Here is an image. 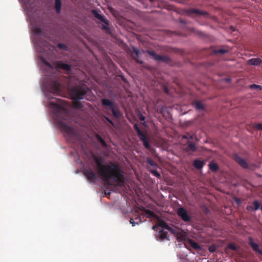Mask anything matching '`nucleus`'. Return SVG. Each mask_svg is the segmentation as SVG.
Instances as JSON below:
<instances>
[{
  "instance_id": "obj_1",
  "label": "nucleus",
  "mask_w": 262,
  "mask_h": 262,
  "mask_svg": "<svg viewBox=\"0 0 262 262\" xmlns=\"http://www.w3.org/2000/svg\"><path fill=\"white\" fill-rule=\"evenodd\" d=\"M93 159L97 165L98 175L108 185H112L113 182H116L119 187L123 185L125 182L124 172L119 164L112 162L103 164L102 158L96 156H93Z\"/></svg>"
},
{
  "instance_id": "obj_2",
  "label": "nucleus",
  "mask_w": 262,
  "mask_h": 262,
  "mask_svg": "<svg viewBox=\"0 0 262 262\" xmlns=\"http://www.w3.org/2000/svg\"><path fill=\"white\" fill-rule=\"evenodd\" d=\"M50 106L56 111L54 113V119L58 124L60 128L64 131L69 136L78 138L76 130L64 122L69 116V111L66 108V103L61 100H58L56 102H51Z\"/></svg>"
},
{
  "instance_id": "obj_3",
  "label": "nucleus",
  "mask_w": 262,
  "mask_h": 262,
  "mask_svg": "<svg viewBox=\"0 0 262 262\" xmlns=\"http://www.w3.org/2000/svg\"><path fill=\"white\" fill-rule=\"evenodd\" d=\"M89 89L85 85L74 86L71 91V97L73 99V107L77 109H81L83 107L79 100L84 98Z\"/></svg>"
},
{
  "instance_id": "obj_4",
  "label": "nucleus",
  "mask_w": 262,
  "mask_h": 262,
  "mask_svg": "<svg viewBox=\"0 0 262 262\" xmlns=\"http://www.w3.org/2000/svg\"><path fill=\"white\" fill-rule=\"evenodd\" d=\"M41 61L47 68L51 71H53L54 69L57 70L62 69L67 71H70L71 69V66L69 64L61 61L55 62L53 64H51L44 58H42Z\"/></svg>"
},
{
  "instance_id": "obj_5",
  "label": "nucleus",
  "mask_w": 262,
  "mask_h": 262,
  "mask_svg": "<svg viewBox=\"0 0 262 262\" xmlns=\"http://www.w3.org/2000/svg\"><path fill=\"white\" fill-rule=\"evenodd\" d=\"M101 103L106 110L112 111L113 116L115 118L120 119L121 118L122 114L119 110L116 109L113 102L110 99L104 98L101 100Z\"/></svg>"
},
{
  "instance_id": "obj_6",
  "label": "nucleus",
  "mask_w": 262,
  "mask_h": 262,
  "mask_svg": "<svg viewBox=\"0 0 262 262\" xmlns=\"http://www.w3.org/2000/svg\"><path fill=\"white\" fill-rule=\"evenodd\" d=\"M91 13L96 18L103 23L102 24V29L105 31L107 34H110L111 33V30L109 28V21L107 20L104 16L100 14L96 10H92Z\"/></svg>"
},
{
  "instance_id": "obj_7",
  "label": "nucleus",
  "mask_w": 262,
  "mask_h": 262,
  "mask_svg": "<svg viewBox=\"0 0 262 262\" xmlns=\"http://www.w3.org/2000/svg\"><path fill=\"white\" fill-rule=\"evenodd\" d=\"M61 84L57 80H52L48 84V89L49 92L53 94H58L60 92Z\"/></svg>"
},
{
  "instance_id": "obj_8",
  "label": "nucleus",
  "mask_w": 262,
  "mask_h": 262,
  "mask_svg": "<svg viewBox=\"0 0 262 262\" xmlns=\"http://www.w3.org/2000/svg\"><path fill=\"white\" fill-rule=\"evenodd\" d=\"M177 214L184 222H188L191 220V216L188 215L187 210L183 207H180L178 209Z\"/></svg>"
},
{
  "instance_id": "obj_9",
  "label": "nucleus",
  "mask_w": 262,
  "mask_h": 262,
  "mask_svg": "<svg viewBox=\"0 0 262 262\" xmlns=\"http://www.w3.org/2000/svg\"><path fill=\"white\" fill-rule=\"evenodd\" d=\"M83 174L87 179L90 181H95L97 179L96 173L90 168L85 169L83 171Z\"/></svg>"
},
{
  "instance_id": "obj_10",
  "label": "nucleus",
  "mask_w": 262,
  "mask_h": 262,
  "mask_svg": "<svg viewBox=\"0 0 262 262\" xmlns=\"http://www.w3.org/2000/svg\"><path fill=\"white\" fill-rule=\"evenodd\" d=\"M83 174L87 179L90 181H95L97 179L96 173L90 168L85 169L83 171Z\"/></svg>"
},
{
  "instance_id": "obj_11",
  "label": "nucleus",
  "mask_w": 262,
  "mask_h": 262,
  "mask_svg": "<svg viewBox=\"0 0 262 262\" xmlns=\"http://www.w3.org/2000/svg\"><path fill=\"white\" fill-rule=\"evenodd\" d=\"M260 207V204L258 200H254L252 205H248L246 207V210L249 212H253L258 210Z\"/></svg>"
},
{
  "instance_id": "obj_12",
  "label": "nucleus",
  "mask_w": 262,
  "mask_h": 262,
  "mask_svg": "<svg viewBox=\"0 0 262 262\" xmlns=\"http://www.w3.org/2000/svg\"><path fill=\"white\" fill-rule=\"evenodd\" d=\"M37 45L40 47H43L42 49H39V52H45L47 50H51V48H53V47L49 45V43L46 41H39L37 43Z\"/></svg>"
},
{
  "instance_id": "obj_13",
  "label": "nucleus",
  "mask_w": 262,
  "mask_h": 262,
  "mask_svg": "<svg viewBox=\"0 0 262 262\" xmlns=\"http://www.w3.org/2000/svg\"><path fill=\"white\" fill-rule=\"evenodd\" d=\"M234 159L243 168H248L249 167V165L246 160L239 156L235 155L234 156Z\"/></svg>"
},
{
  "instance_id": "obj_14",
  "label": "nucleus",
  "mask_w": 262,
  "mask_h": 262,
  "mask_svg": "<svg viewBox=\"0 0 262 262\" xmlns=\"http://www.w3.org/2000/svg\"><path fill=\"white\" fill-rule=\"evenodd\" d=\"M248 240L249 244L252 248L253 250L262 255V250L259 248V245L255 243L253 241V238L251 237H249Z\"/></svg>"
},
{
  "instance_id": "obj_15",
  "label": "nucleus",
  "mask_w": 262,
  "mask_h": 262,
  "mask_svg": "<svg viewBox=\"0 0 262 262\" xmlns=\"http://www.w3.org/2000/svg\"><path fill=\"white\" fill-rule=\"evenodd\" d=\"M172 233L176 235L178 242H187L188 239L186 238V234L185 232H178L173 230V232Z\"/></svg>"
},
{
  "instance_id": "obj_16",
  "label": "nucleus",
  "mask_w": 262,
  "mask_h": 262,
  "mask_svg": "<svg viewBox=\"0 0 262 262\" xmlns=\"http://www.w3.org/2000/svg\"><path fill=\"white\" fill-rule=\"evenodd\" d=\"M187 12L189 15H191L192 14H195L198 15H204L206 16L208 15V13L206 11H201L198 9H190L187 11Z\"/></svg>"
},
{
  "instance_id": "obj_17",
  "label": "nucleus",
  "mask_w": 262,
  "mask_h": 262,
  "mask_svg": "<svg viewBox=\"0 0 262 262\" xmlns=\"http://www.w3.org/2000/svg\"><path fill=\"white\" fill-rule=\"evenodd\" d=\"M205 164V162L201 161L199 159H195L193 161V165L197 169H201Z\"/></svg>"
},
{
  "instance_id": "obj_18",
  "label": "nucleus",
  "mask_w": 262,
  "mask_h": 262,
  "mask_svg": "<svg viewBox=\"0 0 262 262\" xmlns=\"http://www.w3.org/2000/svg\"><path fill=\"white\" fill-rule=\"evenodd\" d=\"M193 105L198 111H201L205 110V105L202 101H195L193 102Z\"/></svg>"
},
{
  "instance_id": "obj_19",
  "label": "nucleus",
  "mask_w": 262,
  "mask_h": 262,
  "mask_svg": "<svg viewBox=\"0 0 262 262\" xmlns=\"http://www.w3.org/2000/svg\"><path fill=\"white\" fill-rule=\"evenodd\" d=\"M262 63V60L259 58H252L247 61V64L251 66H259Z\"/></svg>"
},
{
  "instance_id": "obj_20",
  "label": "nucleus",
  "mask_w": 262,
  "mask_h": 262,
  "mask_svg": "<svg viewBox=\"0 0 262 262\" xmlns=\"http://www.w3.org/2000/svg\"><path fill=\"white\" fill-rule=\"evenodd\" d=\"M139 137L140 140L143 142L144 147L147 149H149L150 148V145L145 135L144 134L139 136Z\"/></svg>"
},
{
  "instance_id": "obj_21",
  "label": "nucleus",
  "mask_w": 262,
  "mask_h": 262,
  "mask_svg": "<svg viewBox=\"0 0 262 262\" xmlns=\"http://www.w3.org/2000/svg\"><path fill=\"white\" fill-rule=\"evenodd\" d=\"M182 138L187 140V143L191 142V141L193 140L194 139L196 140L197 138L195 134H190L186 133L182 136Z\"/></svg>"
},
{
  "instance_id": "obj_22",
  "label": "nucleus",
  "mask_w": 262,
  "mask_h": 262,
  "mask_svg": "<svg viewBox=\"0 0 262 262\" xmlns=\"http://www.w3.org/2000/svg\"><path fill=\"white\" fill-rule=\"evenodd\" d=\"M157 239L163 241L164 239H169L167 236V232H164L163 230L159 231V234L157 237Z\"/></svg>"
},
{
  "instance_id": "obj_23",
  "label": "nucleus",
  "mask_w": 262,
  "mask_h": 262,
  "mask_svg": "<svg viewBox=\"0 0 262 262\" xmlns=\"http://www.w3.org/2000/svg\"><path fill=\"white\" fill-rule=\"evenodd\" d=\"M157 61H161L165 63H168L170 61V58L165 55H158L157 56H156V60Z\"/></svg>"
},
{
  "instance_id": "obj_24",
  "label": "nucleus",
  "mask_w": 262,
  "mask_h": 262,
  "mask_svg": "<svg viewBox=\"0 0 262 262\" xmlns=\"http://www.w3.org/2000/svg\"><path fill=\"white\" fill-rule=\"evenodd\" d=\"M188 145L185 148V150L186 151H193L195 152L197 150V147L194 143L192 142L187 143Z\"/></svg>"
},
{
  "instance_id": "obj_25",
  "label": "nucleus",
  "mask_w": 262,
  "mask_h": 262,
  "mask_svg": "<svg viewBox=\"0 0 262 262\" xmlns=\"http://www.w3.org/2000/svg\"><path fill=\"white\" fill-rule=\"evenodd\" d=\"M61 0H55L54 9L56 11V12L58 14L60 13L61 12Z\"/></svg>"
},
{
  "instance_id": "obj_26",
  "label": "nucleus",
  "mask_w": 262,
  "mask_h": 262,
  "mask_svg": "<svg viewBox=\"0 0 262 262\" xmlns=\"http://www.w3.org/2000/svg\"><path fill=\"white\" fill-rule=\"evenodd\" d=\"M187 242L194 249L198 250L201 249L199 245L192 239L188 238Z\"/></svg>"
},
{
  "instance_id": "obj_27",
  "label": "nucleus",
  "mask_w": 262,
  "mask_h": 262,
  "mask_svg": "<svg viewBox=\"0 0 262 262\" xmlns=\"http://www.w3.org/2000/svg\"><path fill=\"white\" fill-rule=\"evenodd\" d=\"M209 168L213 172H216L219 170V166L216 163L211 161L209 164Z\"/></svg>"
},
{
  "instance_id": "obj_28",
  "label": "nucleus",
  "mask_w": 262,
  "mask_h": 262,
  "mask_svg": "<svg viewBox=\"0 0 262 262\" xmlns=\"http://www.w3.org/2000/svg\"><path fill=\"white\" fill-rule=\"evenodd\" d=\"M159 226L162 227L164 229H166L171 231V232H173V229L171 227H169L167 224L164 222L163 221H160L159 223Z\"/></svg>"
},
{
  "instance_id": "obj_29",
  "label": "nucleus",
  "mask_w": 262,
  "mask_h": 262,
  "mask_svg": "<svg viewBox=\"0 0 262 262\" xmlns=\"http://www.w3.org/2000/svg\"><path fill=\"white\" fill-rule=\"evenodd\" d=\"M229 52V50L225 49H219L214 51L215 54H220L221 55L225 54Z\"/></svg>"
},
{
  "instance_id": "obj_30",
  "label": "nucleus",
  "mask_w": 262,
  "mask_h": 262,
  "mask_svg": "<svg viewBox=\"0 0 262 262\" xmlns=\"http://www.w3.org/2000/svg\"><path fill=\"white\" fill-rule=\"evenodd\" d=\"M96 138L97 140L101 143L103 147H106L107 146L106 142L101 136L97 135Z\"/></svg>"
},
{
  "instance_id": "obj_31",
  "label": "nucleus",
  "mask_w": 262,
  "mask_h": 262,
  "mask_svg": "<svg viewBox=\"0 0 262 262\" xmlns=\"http://www.w3.org/2000/svg\"><path fill=\"white\" fill-rule=\"evenodd\" d=\"M145 213L147 217H155L156 216L155 213L150 210H145Z\"/></svg>"
},
{
  "instance_id": "obj_32",
  "label": "nucleus",
  "mask_w": 262,
  "mask_h": 262,
  "mask_svg": "<svg viewBox=\"0 0 262 262\" xmlns=\"http://www.w3.org/2000/svg\"><path fill=\"white\" fill-rule=\"evenodd\" d=\"M251 126L253 127V128L254 129L262 130V124L261 123L252 124Z\"/></svg>"
},
{
  "instance_id": "obj_33",
  "label": "nucleus",
  "mask_w": 262,
  "mask_h": 262,
  "mask_svg": "<svg viewBox=\"0 0 262 262\" xmlns=\"http://www.w3.org/2000/svg\"><path fill=\"white\" fill-rule=\"evenodd\" d=\"M147 162L149 165H150L155 168H156L158 166L157 164L151 158H147Z\"/></svg>"
},
{
  "instance_id": "obj_34",
  "label": "nucleus",
  "mask_w": 262,
  "mask_h": 262,
  "mask_svg": "<svg viewBox=\"0 0 262 262\" xmlns=\"http://www.w3.org/2000/svg\"><path fill=\"white\" fill-rule=\"evenodd\" d=\"M134 128L137 132V134L139 137L141 136L142 135L144 134V133L140 130V129L139 128V127L137 123L134 124Z\"/></svg>"
},
{
  "instance_id": "obj_35",
  "label": "nucleus",
  "mask_w": 262,
  "mask_h": 262,
  "mask_svg": "<svg viewBox=\"0 0 262 262\" xmlns=\"http://www.w3.org/2000/svg\"><path fill=\"white\" fill-rule=\"evenodd\" d=\"M147 53L150 56L152 57V58L156 60V56H158V54L156 53V52L152 50H147Z\"/></svg>"
},
{
  "instance_id": "obj_36",
  "label": "nucleus",
  "mask_w": 262,
  "mask_h": 262,
  "mask_svg": "<svg viewBox=\"0 0 262 262\" xmlns=\"http://www.w3.org/2000/svg\"><path fill=\"white\" fill-rule=\"evenodd\" d=\"M33 31H34V33L37 35H39L41 34L42 33V30L41 28H39V27H36V28H35L33 30Z\"/></svg>"
},
{
  "instance_id": "obj_37",
  "label": "nucleus",
  "mask_w": 262,
  "mask_h": 262,
  "mask_svg": "<svg viewBox=\"0 0 262 262\" xmlns=\"http://www.w3.org/2000/svg\"><path fill=\"white\" fill-rule=\"evenodd\" d=\"M150 172L154 174L155 177L159 178L161 177L160 174L156 169H151Z\"/></svg>"
},
{
  "instance_id": "obj_38",
  "label": "nucleus",
  "mask_w": 262,
  "mask_h": 262,
  "mask_svg": "<svg viewBox=\"0 0 262 262\" xmlns=\"http://www.w3.org/2000/svg\"><path fill=\"white\" fill-rule=\"evenodd\" d=\"M250 88L252 89H259V90L261 89V86L256 85L255 84H253L250 85Z\"/></svg>"
},
{
  "instance_id": "obj_39",
  "label": "nucleus",
  "mask_w": 262,
  "mask_h": 262,
  "mask_svg": "<svg viewBox=\"0 0 262 262\" xmlns=\"http://www.w3.org/2000/svg\"><path fill=\"white\" fill-rule=\"evenodd\" d=\"M228 247L231 250H234V251L237 250L236 246L234 244H229Z\"/></svg>"
},
{
  "instance_id": "obj_40",
  "label": "nucleus",
  "mask_w": 262,
  "mask_h": 262,
  "mask_svg": "<svg viewBox=\"0 0 262 262\" xmlns=\"http://www.w3.org/2000/svg\"><path fill=\"white\" fill-rule=\"evenodd\" d=\"M58 47L60 49H63V50H66L67 48L66 45H64L63 43H59L58 44Z\"/></svg>"
},
{
  "instance_id": "obj_41",
  "label": "nucleus",
  "mask_w": 262,
  "mask_h": 262,
  "mask_svg": "<svg viewBox=\"0 0 262 262\" xmlns=\"http://www.w3.org/2000/svg\"><path fill=\"white\" fill-rule=\"evenodd\" d=\"M129 222H130V223L132 224L133 226H135L136 224H139V222H135L134 221V220L133 219H132V218H130Z\"/></svg>"
},
{
  "instance_id": "obj_42",
  "label": "nucleus",
  "mask_w": 262,
  "mask_h": 262,
  "mask_svg": "<svg viewBox=\"0 0 262 262\" xmlns=\"http://www.w3.org/2000/svg\"><path fill=\"white\" fill-rule=\"evenodd\" d=\"M138 117L141 121H144L145 119V117L141 113L138 115Z\"/></svg>"
},
{
  "instance_id": "obj_43",
  "label": "nucleus",
  "mask_w": 262,
  "mask_h": 262,
  "mask_svg": "<svg viewBox=\"0 0 262 262\" xmlns=\"http://www.w3.org/2000/svg\"><path fill=\"white\" fill-rule=\"evenodd\" d=\"M104 118L107 120V121H108L109 123L111 124L112 126L114 125V124L111 119L107 117H105Z\"/></svg>"
},
{
  "instance_id": "obj_44",
  "label": "nucleus",
  "mask_w": 262,
  "mask_h": 262,
  "mask_svg": "<svg viewBox=\"0 0 262 262\" xmlns=\"http://www.w3.org/2000/svg\"><path fill=\"white\" fill-rule=\"evenodd\" d=\"M104 118L107 120V121H108L109 123L111 124L112 126L114 125V124L111 119L107 117H105Z\"/></svg>"
},
{
  "instance_id": "obj_45",
  "label": "nucleus",
  "mask_w": 262,
  "mask_h": 262,
  "mask_svg": "<svg viewBox=\"0 0 262 262\" xmlns=\"http://www.w3.org/2000/svg\"><path fill=\"white\" fill-rule=\"evenodd\" d=\"M163 90L165 93L169 94V89L166 85L163 86Z\"/></svg>"
},
{
  "instance_id": "obj_46",
  "label": "nucleus",
  "mask_w": 262,
  "mask_h": 262,
  "mask_svg": "<svg viewBox=\"0 0 262 262\" xmlns=\"http://www.w3.org/2000/svg\"><path fill=\"white\" fill-rule=\"evenodd\" d=\"M133 51H134V52L136 55V56L137 57H138L139 56V51L138 49H137L136 48H133Z\"/></svg>"
},
{
  "instance_id": "obj_47",
  "label": "nucleus",
  "mask_w": 262,
  "mask_h": 262,
  "mask_svg": "<svg viewBox=\"0 0 262 262\" xmlns=\"http://www.w3.org/2000/svg\"><path fill=\"white\" fill-rule=\"evenodd\" d=\"M135 220L137 221V222H139V223H141V216L140 215H137V216L136 217Z\"/></svg>"
},
{
  "instance_id": "obj_48",
  "label": "nucleus",
  "mask_w": 262,
  "mask_h": 262,
  "mask_svg": "<svg viewBox=\"0 0 262 262\" xmlns=\"http://www.w3.org/2000/svg\"><path fill=\"white\" fill-rule=\"evenodd\" d=\"M136 61H137V62L139 63H143V61L140 60H139V59H137V60H136Z\"/></svg>"
},
{
  "instance_id": "obj_49",
  "label": "nucleus",
  "mask_w": 262,
  "mask_h": 262,
  "mask_svg": "<svg viewBox=\"0 0 262 262\" xmlns=\"http://www.w3.org/2000/svg\"><path fill=\"white\" fill-rule=\"evenodd\" d=\"M209 251H210V252H213L214 251V250H213V249H212V248H211V247H210V248H209Z\"/></svg>"
},
{
  "instance_id": "obj_50",
  "label": "nucleus",
  "mask_w": 262,
  "mask_h": 262,
  "mask_svg": "<svg viewBox=\"0 0 262 262\" xmlns=\"http://www.w3.org/2000/svg\"><path fill=\"white\" fill-rule=\"evenodd\" d=\"M225 80H226L227 82H230V79H229V78H226V79H225Z\"/></svg>"
},
{
  "instance_id": "obj_51",
  "label": "nucleus",
  "mask_w": 262,
  "mask_h": 262,
  "mask_svg": "<svg viewBox=\"0 0 262 262\" xmlns=\"http://www.w3.org/2000/svg\"><path fill=\"white\" fill-rule=\"evenodd\" d=\"M157 227H157V226H156V225L152 227V229H154V230H155V229L156 228H157Z\"/></svg>"
},
{
  "instance_id": "obj_52",
  "label": "nucleus",
  "mask_w": 262,
  "mask_h": 262,
  "mask_svg": "<svg viewBox=\"0 0 262 262\" xmlns=\"http://www.w3.org/2000/svg\"><path fill=\"white\" fill-rule=\"evenodd\" d=\"M111 194V193H108L107 194L106 193V196H109Z\"/></svg>"
}]
</instances>
